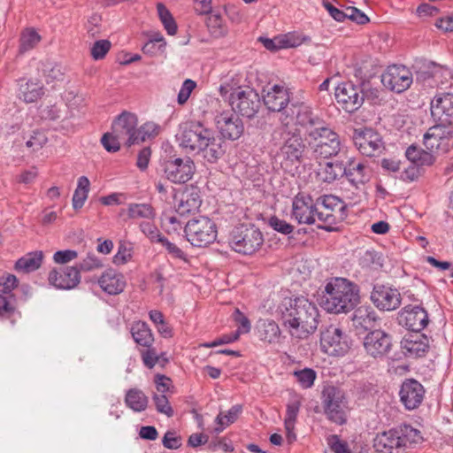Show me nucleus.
Masks as SVG:
<instances>
[{"label": "nucleus", "instance_id": "obj_1", "mask_svg": "<svg viewBox=\"0 0 453 453\" xmlns=\"http://www.w3.org/2000/svg\"><path fill=\"white\" fill-rule=\"evenodd\" d=\"M297 125L304 130L305 140L315 158L335 157L341 150V141L329 125L309 104L297 111Z\"/></svg>", "mask_w": 453, "mask_h": 453}, {"label": "nucleus", "instance_id": "obj_2", "mask_svg": "<svg viewBox=\"0 0 453 453\" xmlns=\"http://www.w3.org/2000/svg\"><path fill=\"white\" fill-rule=\"evenodd\" d=\"M279 309L283 325L293 337L304 339L317 329L319 311L307 298H285Z\"/></svg>", "mask_w": 453, "mask_h": 453}, {"label": "nucleus", "instance_id": "obj_3", "mask_svg": "<svg viewBox=\"0 0 453 453\" xmlns=\"http://www.w3.org/2000/svg\"><path fill=\"white\" fill-rule=\"evenodd\" d=\"M306 104L293 106L288 110L281 119V124L278 130L282 145L277 153L280 159V165L285 167L292 166L302 161L306 145L297 128V111Z\"/></svg>", "mask_w": 453, "mask_h": 453}, {"label": "nucleus", "instance_id": "obj_4", "mask_svg": "<svg viewBox=\"0 0 453 453\" xmlns=\"http://www.w3.org/2000/svg\"><path fill=\"white\" fill-rule=\"evenodd\" d=\"M359 287L345 279L334 278L325 286L320 305L329 313H348L360 301Z\"/></svg>", "mask_w": 453, "mask_h": 453}, {"label": "nucleus", "instance_id": "obj_5", "mask_svg": "<svg viewBox=\"0 0 453 453\" xmlns=\"http://www.w3.org/2000/svg\"><path fill=\"white\" fill-rule=\"evenodd\" d=\"M219 93L222 96L229 94V103L234 112L237 111L248 119L253 118L261 107L260 96L252 88H232L228 84H222Z\"/></svg>", "mask_w": 453, "mask_h": 453}, {"label": "nucleus", "instance_id": "obj_6", "mask_svg": "<svg viewBox=\"0 0 453 453\" xmlns=\"http://www.w3.org/2000/svg\"><path fill=\"white\" fill-rule=\"evenodd\" d=\"M321 403L324 413L330 421L337 425L346 423L349 407L343 389L334 385L325 386L321 393Z\"/></svg>", "mask_w": 453, "mask_h": 453}, {"label": "nucleus", "instance_id": "obj_7", "mask_svg": "<svg viewBox=\"0 0 453 453\" xmlns=\"http://www.w3.org/2000/svg\"><path fill=\"white\" fill-rule=\"evenodd\" d=\"M228 243L237 253L253 255L261 249L264 235L254 225L241 224L231 231Z\"/></svg>", "mask_w": 453, "mask_h": 453}, {"label": "nucleus", "instance_id": "obj_8", "mask_svg": "<svg viewBox=\"0 0 453 453\" xmlns=\"http://www.w3.org/2000/svg\"><path fill=\"white\" fill-rule=\"evenodd\" d=\"M213 132L200 121H186L180 124L176 140L185 151L195 154Z\"/></svg>", "mask_w": 453, "mask_h": 453}, {"label": "nucleus", "instance_id": "obj_9", "mask_svg": "<svg viewBox=\"0 0 453 453\" xmlns=\"http://www.w3.org/2000/svg\"><path fill=\"white\" fill-rule=\"evenodd\" d=\"M187 240L195 247H206L217 238V226L211 219L200 216L185 224Z\"/></svg>", "mask_w": 453, "mask_h": 453}, {"label": "nucleus", "instance_id": "obj_10", "mask_svg": "<svg viewBox=\"0 0 453 453\" xmlns=\"http://www.w3.org/2000/svg\"><path fill=\"white\" fill-rule=\"evenodd\" d=\"M437 123L423 135V143L431 153L446 154L453 149V129Z\"/></svg>", "mask_w": 453, "mask_h": 453}, {"label": "nucleus", "instance_id": "obj_11", "mask_svg": "<svg viewBox=\"0 0 453 453\" xmlns=\"http://www.w3.org/2000/svg\"><path fill=\"white\" fill-rule=\"evenodd\" d=\"M337 104L349 113L355 112L364 104L365 91L362 84H354L352 81H343L334 89Z\"/></svg>", "mask_w": 453, "mask_h": 453}, {"label": "nucleus", "instance_id": "obj_12", "mask_svg": "<svg viewBox=\"0 0 453 453\" xmlns=\"http://www.w3.org/2000/svg\"><path fill=\"white\" fill-rule=\"evenodd\" d=\"M352 140L358 151L365 157H378L385 150L381 135L370 127L354 129Z\"/></svg>", "mask_w": 453, "mask_h": 453}, {"label": "nucleus", "instance_id": "obj_13", "mask_svg": "<svg viewBox=\"0 0 453 453\" xmlns=\"http://www.w3.org/2000/svg\"><path fill=\"white\" fill-rule=\"evenodd\" d=\"M263 101L266 108L271 111L280 112V122L288 110L293 106L306 104L303 102L290 103V95L287 88L280 85H273L263 89Z\"/></svg>", "mask_w": 453, "mask_h": 453}, {"label": "nucleus", "instance_id": "obj_14", "mask_svg": "<svg viewBox=\"0 0 453 453\" xmlns=\"http://www.w3.org/2000/svg\"><path fill=\"white\" fill-rule=\"evenodd\" d=\"M320 347L328 355L342 356L349 349V343L341 328L330 325L321 331Z\"/></svg>", "mask_w": 453, "mask_h": 453}, {"label": "nucleus", "instance_id": "obj_15", "mask_svg": "<svg viewBox=\"0 0 453 453\" xmlns=\"http://www.w3.org/2000/svg\"><path fill=\"white\" fill-rule=\"evenodd\" d=\"M392 345L391 335L380 329L371 331L363 340L365 353L374 359L385 358L390 352Z\"/></svg>", "mask_w": 453, "mask_h": 453}, {"label": "nucleus", "instance_id": "obj_16", "mask_svg": "<svg viewBox=\"0 0 453 453\" xmlns=\"http://www.w3.org/2000/svg\"><path fill=\"white\" fill-rule=\"evenodd\" d=\"M413 81L411 72L403 65L388 66L381 75V82L388 89L402 93L408 89Z\"/></svg>", "mask_w": 453, "mask_h": 453}, {"label": "nucleus", "instance_id": "obj_17", "mask_svg": "<svg viewBox=\"0 0 453 453\" xmlns=\"http://www.w3.org/2000/svg\"><path fill=\"white\" fill-rule=\"evenodd\" d=\"M196 171L194 161L186 157L167 160L164 164L166 179L173 183H186L192 179Z\"/></svg>", "mask_w": 453, "mask_h": 453}, {"label": "nucleus", "instance_id": "obj_18", "mask_svg": "<svg viewBox=\"0 0 453 453\" xmlns=\"http://www.w3.org/2000/svg\"><path fill=\"white\" fill-rule=\"evenodd\" d=\"M371 301L380 311H391L400 307L402 297L399 290L389 285L375 284L371 292Z\"/></svg>", "mask_w": 453, "mask_h": 453}, {"label": "nucleus", "instance_id": "obj_19", "mask_svg": "<svg viewBox=\"0 0 453 453\" xmlns=\"http://www.w3.org/2000/svg\"><path fill=\"white\" fill-rule=\"evenodd\" d=\"M316 202L303 192H299L292 200L291 219L300 225L315 224Z\"/></svg>", "mask_w": 453, "mask_h": 453}, {"label": "nucleus", "instance_id": "obj_20", "mask_svg": "<svg viewBox=\"0 0 453 453\" xmlns=\"http://www.w3.org/2000/svg\"><path fill=\"white\" fill-rule=\"evenodd\" d=\"M430 110L435 122L453 126V93L436 94L431 100Z\"/></svg>", "mask_w": 453, "mask_h": 453}, {"label": "nucleus", "instance_id": "obj_21", "mask_svg": "<svg viewBox=\"0 0 453 453\" xmlns=\"http://www.w3.org/2000/svg\"><path fill=\"white\" fill-rule=\"evenodd\" d=\"M137 124L135 114L123 111L113 121L111 130L124 141L125 145L130 147L136 144Z\"/></svg>", "mask_w": 453, "mask_h": 453}, {"label": "nucleus", "instance_id": "obj_22", "mask_svg": "<svg viewBox=\"0 0 453 453\" xmlns=\"http://www.w3.org/2000/svg\"><path fill=\"white\" fill-rule=\"evenodd\" d=\"M216 127L223 138L235 141L244 131L242 120L235 112L223 111L215 118Z\"/></svg>", "mask_w": 453, "mask_h": 453}, {"label": "nucleus", "instance_id": "obj_23", "mask_svg": "<svg viewBox=\"0 0 453 453\" xmlns=\"http://www.w3.org/2000/svg\"><path fill=\"white\" fill-rule=\"evenodd\" d=\"M423 385L414 379H406L403 381L400 390V402L408 411H412L420 406L425 397Z\"/></svg>", "mask_w": 453, "mask_h": 453}, {"label": "nucleus", "instance_id": "obj_24", "mask_svg": "<svg viewBox=\"0 0 453 453\" xmlns=\"http://www.w3.org/2000/svg\"><path fill=\"white\" fill-rule=\"evenodd\" d=\"M399 323L412 333L419 334L428 324L426 311L419 305H407L399 313Z\"/></svg>", "mask_w": 453, "mask_h": 453}, {"label": "nucleus", "instance_id": "obj_25", "mask_svg": "<svg viewBox=\"0 0 453 453\" xmlns=\"http://www.w3.org/2000/svg\"><path fill=\"white\" fill-rule=\"evenodd\" d=\"M81 273L77 266H65L52 269L48 276L49 283L58 289L69 290L81 282Z\"/></svg>", "mask_w": 453, "mask_h": 453}, {"label": "nucleus", "instance_id": "obj_26", "mask_svg": "<svg viewBox=\"0 0 453 453\" xmlns=\"http://www.w3.org/2000/svg\"><path fill=\"white\" fill-rule=\"evenodd\" d=\"M323 6L328 12L329 15L338 22H344L349 19L359 25L369 22L367 15L354 6H342L338 8L327 0L323 1Z\"/></svg>", "mask_w": 453, "mask_h": 453}, {"label": "nucleus", "instance_id": "obj_27", "mask_svg": "<svg viewBox=\"0 0 453 453\" xmlns=\"http://www.w3.org/2000/svg\"><path fill=\"white\" fill-rule=\"evenodd\" d=\"M404 355L411 358L424 357L429 349V340L423 334L411 333L401 341Z\"/></svg>", "mask_w": 453, "mask_h": 453}, {"label": "nucleus", "instance_id": "obj_28", "mask_svg": "<svg viewBox=\"0 0 453 453\" xmlns=\"http://www.w3.org/2000/svg\"><path fill=\"white\" fill-rule=\"evenodd\" d=\"M377 453H403L395 428L378 434L374 440Z\"/></svg>", "mask_w": 453, "mask_h": 453}, {"label": "nucleus", "instance_id": "obj_29", "mask_svg": "<svg viewBox=\"0 0 453 453\" xmlns=\"http://www.w3.org/2000/svg\"><path fill=\"white\" fill-rule=\"evenodd\" d=\"M226 152L225 142L222 138L217 136L215 132L209 137V141L205 142L195 154H200L207 162L216 163L220 159Z\"/></svg>", "mask_w": 453, "mask_h": 453}, {"label": "nucleus", "instance_id": "obj_30", "mask_svg": "<svg viewBox=\"0 0 453 453\" xmlns=\"http://www.w3.org/2000/svg\"><path fill=\"white\" fill-rule=\"evenodd\" d=\"M100 288L109 295H118L121 293L125 287L126 281L121 273L112 269L106 270L98 280Z\"/></svg>", "mask_w": 453, "mask_h": 453}, {"label": "nucleus", "instance_id": "obj_31", "mask_svg": "<svg viewBox=\"0 0 453 453\" xmlns=\"http://www.w3.org/2000/svg\"><path fill=\"white\" fill-rule=\"evenodd\" d=\"M315 218L321 223L318 226L319 228L324 229L327 232H332L336 229L334 226L342 222L347 216L346 212L336 213L331 210L322 208L316 205Z\"/></svg>", "mask_w": 453, "mask_h": 453}, {"label": "nucleus", "instance_id": "obj_32", "mask_svg": "<svg viewBox=\"0 0 453 453\" xmlns=\"http://www.w3.org/2000/svg\"><path fill=\"white\" fill-rule=\"evenodd\" d=\"M315 218L321 223L318 226L319 228L324 229L327 232H332L336 229L334 226L342 222L347 216L346 212L336 213L331 210L322 208L316 205Z\"/></svg>", "mask_w": 453, "mask_h": 453}, {"label": "nucleus", "instance_id": "obj_33", "mask_svg": "<svg viewBox=\"0 0 453 453\" xmlns=\"http://www.w3.org/2000/svg\"><path fill=\"white\" fill-rule=\"evenodd\" d=\"M44 94L43 86L35 81H27L19 84L18 96L27 104L34 103Z\"/></svg>", "mask_w": 453, "mask_h": 453}, {"label": "nucleus", "instance_id": "obj_34", "mask_svg": "<svg viewBox=\"0 0 453 453\" xmlns=\"http://www.w3.org/2000/svg\"><path fill=\"white\" fill-rule=\"evenodd\" d=\"M201 205V199L198 192L192 190L180 195L178 204L176 205V213L180 216H185L198 210Z\"/></svg>", "mask_w": 453, "mask_h": 453}, {"label": "nucleus", "instance_id": "obj_35", "mask_svg": "<svg viewBox=\"0 0 453 453\" xmlns=\"http://www.w3.org/2000/svg\"><path fill=\"white\" fill-rule=\"evenodd\" d=\"M346 173L344 175L355 187L365 184L369 180V174L366 166L361 162L350 160L348 165H345Z\"/></svg>", "mask_w": 453, "mask_h": 453}, {"label": "nucleus", "instance_id": "obj_36", "mask_svg": "<svg viewBox=\"0 0 453 453\" xmlns=\"http://www.w3.org/2000/svg\"><path fill=\"white\" fill-rule=\"evenodd\" d=\"M258 337L261 341L273 343L279 341L280 330L278 324L270 319L259 320L257 325Z\"/></svg>", "mask_w": 453, "mask_h": 453}, {"label": "nucleus", "instance_id": "obj_37", "mask_svg": "<svg viewBox=\"0 0 453 453\" xmlns=\"http://www.w3.org/2000/svg\"><path fill=\"white\" fill-rule=\"evenodd\" d=\"M395 430L400 438V442L403 448V453L407 448L418 444L423 441L420 431L410 425H402L396 427Z\"/></svg>", "mask_w": 453, "mask_h": 453}, {"label": "nucleus", "instance_id": "obj_38", "mask_svg": "<svg viewBox=\"0 0 453 453\" xmlns=\"http://www.w3.org/2000/svg\"><path fill=\"white\" fill-rule=\"evenodd\" d=\"M125 403L134 412H142L148 407L149 398L142 390L130 388L126 393Z\"/></svg>", "mask_w": 453, "mask_h": 453}, {"label": "nucleus", "instance_id": "obj_39", "mask_svg": "<svg viewBox=\"0 0 453 453\" xmlns=\"http://www.w3.org/2000/svg\"><path fill=\"white\" fill-rule=\"evenodd\" d=\"M127 214L129 219H155V208L147 203H131L127 205Z\"/></svg>", "mask_w": 453, "mask_h": 453}, {"label": "nucleus", "instance_id": "obj_40", "mask_svg": "<svg viewBox=\"0 0 453 453\" xmlns=\"http://www.w3.org/2000/svg\"><path fill=\"white\" fill-rule=\"evenodd\" d=\"M346 173L345 165L341 162H327L321 166L318 175L321 180L326 183H332Z\"/></svg>", "mask_w": 453, "mask_h": 453}, {"label": "nucleus", "instance_id": "obj_41", "mask_svg": "<svg viewBox=\"0 0 453 453\" xmlns=\"http://www.w3.org/2000/svg\"><path fill=\"white\" fill-rule=\"evenodd\" d=\"M42 259V251L29 252L16 261L15 270L24 273L34 272L41 266Z\"/></svg>", "mask_w": 453, "mask_h": 453}, {"label": "nucleus", "instance_id": "obj_42", "mask_svg": "<svg viewBox=\"0 0 453 453\" xmlns=\"http://www.w3.org/2000/svg\"><path fill=\"white\" fill-rule=\"evenodd\" d=\"M352 319L356 326L370 329L375 326L377 315L372 308L369 306H360L354 311Z\"/></svg>", "mask_w": 453, "mask_h": 453}, {"label": "nucleus", "instance_id": "obj_43", "mask_svg": "<svg viewBox=\"0 0 453 453\" xmlns=\"http://www.w3.org/2000/svg\"><path fill=\"white\" fill-rule=\"evenodd\" d=\"M131 334L134 342L142 347H150L154 342L151 330L144 322L138 321L133 324Z\"/></svg>", "mask_w": 453, "mask_h": 453}, {"label": "nucleus", "instance_id": "obj_44", "mask_svg": "<svg viewBox=\"0 0 453 453\" xmlns=\"http://www.w3.org/2000/svg\"><path fill=\"white\" fill-rule=\"evenodd\" d=\"M90 181L86 176H81L77 181V187L73 196V207L74 210L81 209L88 196Z\"/></svg>", "mask_w": 453, "mask_h": 453}, {"label": "nucleus", "instance_id": "obj_45", "mask_svg": "<svg viewBox=\"0 0 453 453\" xmlns=\"http://www.w3.org/2000/svg\"><path fill=\"white\" fill-rule=\"evenodd\" d=\"M41 35L33 27L26 28L19 39V53L23 54L34 49L41 41Z\"/></svg>", "mask_w": 453, "mask_h": 453}, {"label": "nucleus", "instance_id": "obj_46", "mask_svg": "<svg viewBox=\"0 0 453 453\" xmlns=\"http://www.w3.org/2000/svg\"><path fill=\"white\" fill-rule=\"evenodd\" d=\"M209 33L214 38H220L226 35L227 27L222 17L217 13H210L206 19Z\"/></svg>", "mask_w": 453, "mask_h": 453}, {"label": "nucleus", "instance_id": "obj_47", "mask_svg": "<svg viewBox=\"0 0 453 453\" xmlns=\"http://www.w3.org/2000/svg\"><path fill=\"white\" fill-rule=\"evenodd\" d=\"M316 205L331 210L337 214L346 212V205L342 200L333 195H325L316 199Z\"/></svg>", "mask_w": 453, "mask_h": 453}, {"label": "nucleus", "instance_id": "obj_48", "mask_svg": "<svg viewBox=\"0 0 453 453\" xmlns=\"http://www.w3.org/2000/svg\"><path fill=\"white\" fill-rule=\"evenodd\" d=\"M242 411V406L240 404H235L232 406L226 413L220 412L215 421L220 427H217L215 430L217 433H220L225 426H229L234 423L239 417V415Z\"/></svg>", "mask_w": 453, "mask_h": 453}, {"label": "nucleus", "instance_id": "obj_49", "mask_svg": "<svg viewBox=\"0 0 453 453\" xmlns=\"http://www.w3.org/2000/svg\"><path fill=\"white\" fill-rule=\"evenodd\" d=\"M157 12L159 19L164 25L165 29L167 34L170 35H173L177 32V24L173 18L171 12L167 10V8L163 4H157Z\"/></svg>", "mask_w": 453, "mask_h": 453}, {"label": "nucleus", "instance_id": "obj_50", "mask_svg": "<svg viewBox=\"0 0 453 453\" xmlns=\"http://www.w3.org/2000/svg\"><path fill=\"white\" fill-rule=\"evenodd\" d=\"M161 130L159 125L154 122H146L137 128L136 144L146 141L147 139L157 136Z\"/></svg>", "mask_w": 453, "mask_h": 453}, {"label": "nucleus", "instance_id": "obj_51", "mask_svg": "<svg viewBox=\"0 0 453 453\" xmlns=\"http://www.w3.org/2000/svg\"><path fill=\"white\" fill-rule=\"evenodd\" d=\"M101 143L108 152L113 153L119 150L121 144H124V141L120 137L119 138L111 130L102 136Z\"/></svg>", "mask_w": 453, "mask_h": 453}, {"label": "nucleus", "instance_id": "obj_52", "mask_svg": "<svg viewBox=\"0 0 453 453\" xmlns=\"http://www.w3.org/2000/svg\"><path fill=\"white\" fill-rule=\"evenodd\" d=\"M234 321L237 325V329L233 332L239 339L241 334H248L250 331L251 325L250 319L239 310L235 309L233 313Z\"/></svg>", "mask_w": 453, "mask_h": 453}, {"label": "nucleus", "instance_id": "obj_53", "mask_svg": "<svg viewBox=\"0 0 453 453\" xmlns=\"http://www.w3.org/2000/svg\"><path fill=\"white\" fill-rule=\"evenodd\" d=\"M155 219H146L139 224L140 230L151 241L158 243V239L163 238L154 223Z\"/></svg>", "mask_w": 453, "mask_h": 453}, {"label": "nucleus", "instance_id": "obj_54", "mask_svg": "<svg viewBox=\"0 0 453 453\" xmlns=\"http://www.w3.org/2000/svg\"><path fill=\"white\" fill-rule=\"evenodd\" d=\"M301 403L295 400L288 403L286 417L284 419L285 428L291 429L296 425V421L299 413Z\"/></svg>", "mask_w": 453, "mask_h": 453}, {"label": "nucleus", "instance_id": "obj_55", "mask_svg": "<svg viewBox=\"0 0 453 453\" xmlns=\"http://www.w3.org/2000/svg\"><path fill=\"white\" fill-rule=\"evenodd\" d=\"M152 399L157 412L165 414L169 418L173 416V409L170 405L169 400L165 395L154 394Z\"/></svg>", "mask_w": 453, "mask_h": 453}, {"label": "nucleus", "instance_id": "obj_56", "mask_svg": "<svg viewBox=\"0 0 453 453\" xmlns=\"http://www.w3.org/2000/svg\"><path fill=\"white\" fill-rule=\"evenodd\" d=\"M297 381L303 388H310L316 379V372L311 368H304L294 372Z\"/></svg>", "mask_w": 453, "mask_h": 453}, {"label": "nucleus", "instance_id": "obj_57", "mask_svg": "<svg viewBox=\"0 0 453 453\" xmlns=\"http://www.w3.org/2000/svg\"><path fill=\"white\" fill-rule=\"evenodd\" d=\"M158 243H160L166 250L168 255L171 256L172 258L183 261L187 260L186 253L176 244L168 241L165 236L158 239Z\"/></svg>", "mask_w": 453, "mask_h": 453}, {"label": "nucleus", "instance_id": "obj_58", "mask_svg": "<svg viewBox=\"0 0 453 453\" xmlns=\"http://www.w3.org/2000/svg\"><path fill=\"white\" fill-rule=\"evenodd\" d=\"M111 46V43L108 40H99L94 42L91 47L90 53L95 60L103 59L108 53Z\"/></svg>", "mask_w": 453, "mask_h": 453}, {"label": "nucleus", "instance_id": "obj_59", "mask_svg": "<svg viewBox=\"0 0 453 453\" xmlns=\"http://www.w3.org/2000/svg\"><path fill=\"white\" fill-rule=\"evenodd\" d=\"M196 88V82L191 79H186L178 93L177 102L183 105L188 100L192 91Z\"/></svg>", "mask_w": 453, "mask_h": 453}, {"label": "nucleus", "instance_id": "obj_60", "mask_svg": "<svg viewBox=\"0 0 453 453\" xmlns=\"http://www.w3.org/2000/svg\"><path fill=\"white\" fill-rule=\"evenodd\" d=\"M282 49L295 48L301 45L304 41L309 40V37L303 36L296 33H288L280 35Z\"/></svg>", "mask_w": 453, "mask_h": 453}, {"label": "nucleus", "instance_id": "obj_61", "mask_svg": "<svg viewBox=\"0 0 453 453\" xmlns=\"http://www.w3.org/2000/svg\"><path fill=\"white\" fill-rule=\"evenodd\" d=\"M432 76L435 80H440L441 84L449 83V86L453 85V71L441 65H434L432 71Z\"/></svg>", "mask_w": 453, "mask_h": 453}, {"label": "nucleus", "instance_id": "obj_62", "mask_svg": "<svg viewBox=\"0 0 453 453\" xmlns=\"http://www.w3.org/2000/svg\"><path fill=\"white\" fill-rule=\"evenodd\" d=\"M146 348L147 349L141 350L142 360L147 368L151 369L160 361V357L151 346Z\"/></svg>", "mask_w": 453, "mask_h": 453}, {"label": "nucleus", "instance_id": "obj_63", "mask_svg": "<svg viewBox=\"0 0 453 453\" xmlns=\"http://www.w3.org/2000/svg\"><path fill=\"white\" fill-rule=\"evenodd\" d=\"M15 311L13 295H0V315L10 316Z\"/></svg>", "mask_w": 453, "mask_h": 453}, {"label": "nucleus", "instance_id": "obj_64", "mask_svg": "<svg viewBox=\"0 0 453 453\" xmlns=\"http://www.w3.org/2000/svg\"><path fill=\"white\" fill-rule=\"evenodd\" d=\"M78 257V252L73 250H58L53 255V261L58 265H65Z\"/></svg>", "mask_w": 453, "mask_h": 453}]
</instances>
